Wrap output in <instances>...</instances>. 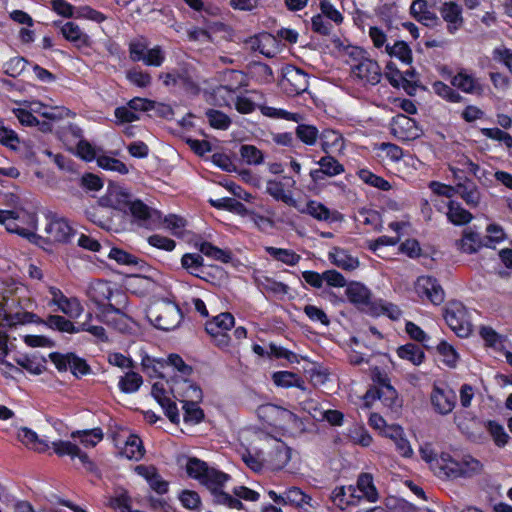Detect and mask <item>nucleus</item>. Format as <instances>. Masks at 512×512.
<instances>
[{
	"label": "nucleus",
	"instance_id": "obj_48",
	"mask_svg": "<svg viewBox=\"0 0 512 512\" xmlns=\"http://www.w3.org/2000/svg\"><path fill=\"white\" fill-rule=\"evenodd\" d=\"M58 456H69L73 461L78 460V462L85 468L87 471L93 472L96 470V465L94 461L90 458V456L84 450H55Z\"/></svg>",
	"mask_w": 512,
	"mask_h": 512
},
{
	"label": "nucleus",
	"instance_id": "obj_19",
	"mask_svg": "<svg viewBox=\"0 0 512 512\" xmlns=\"http://www.w3.org/2000/svg\"><path fill=\"white\" fill-rule=\"evenodd\" d=\"M365 399L368 400H375L379 399L382 401V403L390 408V409H396L400 407V403L398 400V393L396 389L389 385L384 388H371L369 389L365 394Z\"/></svg>",
	"mask_w": 512,
	"mask_h": 512
},
{
	"label": "nucleus",
	"instance_id": "obj_21",
	"mask_svg": "<svg viewBox=\"0 0 512 512\" xmlns=\"http://www.w3.org/2000/svg\"><path fill=\"white\" fill-rule=\"evenodd\" d=\"M456 194H458L465 203L472 208L477 207L481 201V193L477 185L468 178L457 182Z\"/></svg>",
	"mask_w": 512,
	"mask_h": 512
},
{
	"label": "nucleus",
	"instance_id": "obj_53",
	"mask_svg": "<svg viewBox=\"0 0 512 512\" xmlns=\"http://www.w3.org/2000/svg\"><path fill=\"white\" fill-rule=\"evenodd\" d=\"M311 497L306 495L297 487H291L288 489L284 496L282 497V501L285 504H291L295 507H303L304 504L309 505Z\"/></svg>",
	"mask_w": 512,
	"mask_h": 512
},
{
	"label": "nucleus",
	"instance_id": "obj_14",
	"mask_svg": "<svg viewBox=\"0 0 512 512\" xmlns=\"http://www.w3.org/2000/svg\"><path fill=\"white\" fill-rule=\"evenodd\" d=\"M391 132L402 140L414 139L419 136L416 121L403 114H399L393 118Z\"/></svg>",
	"mask_w": 512,
	"mask_h": 512
},
{
	"label": "nucleus",
	"instance_id": "obj_4",
	"mask_svg": "<svg viewBox=\"0 0 512 512\" xmlns=\"http://www.w3.org/2000/svg\"><path fill=\"white\" fill-rule=\"evenodd\" d=\"M352 61L350 63L351 76L358 80L362 85H376L382 78L379 64L366 57L362 50H355L351 53Z\"/></svg>",
	"mask_w": 512,
	"mask_h": 512
},
{
	"label": "nucleus",
	"instance_id": "obj_40",
	"mask_svg": "<svg viewBox=\"0 0 512 512\" xmlns=\"http://www.w3.org/2000/svg\"><path fill=\"white\" fill-rule=\"evenodd\" d=\"M447 217L450 222L455 225H464L469 223L473 216L472 214L464 209L459 203L450 201L448 204Z\"/></svg>",
	"mask_w": 512,
	"mask_h": 512
},
{
	"label": "nucleus",
	"instance_id": "obj_46",
	"mask_svg": "<svg viewBox=\"0 0 512 512\" xmlns=\"http://www.w3.org/2000/svg\"><path fill=\"white\" fill-rule=\"evenodd\" d=\"M209 203L217 209H225L239 215H245L247 213L245 205L234 198L223 197L215 200L210 199Z\"/></svg>",
	"mask_w": 512,
	"mask_h": 512
},
{
	"label": "nucleus",
	"instance_id": "obj_18",
	"mask_svg": "<svg viewBox=\"0 0 512 512\" xmlns=\"http://www.w3.org/2000/svg\"><path fill=\"white\" fill-rule=\"evenodd\" d=\"M99 317L102 322L113 326L121 332L128 328L129 318L110 303L101 308Z\"/></svg>",
	"mask_w": 512,
	"mask_h": 512
},
{
	"label": "nucleus",
	"instance_id": "obj_50",
	"mask_svg": "<svg viewBox=\"0 0 512 512\" xmlns=\"http://www.w3.org/2000/svg\"><path fill=\"white\" fill-rule=\"evenodd\" d=\"M386 52L391 57H396L405 64L412 62V51L404 41H397L392 46L386 45Z\"/></svg>",
	"mask_w": 512,
	"mask_h": 512
},
{
	"label": "nucleus",
	"instance_id": "obj_13",
	"mask_svg": "<svg viewBox=\"0 0 512 512\" xmlns=\"http://www.w3.org/2000/svg\"><path fill=\"white\" fill-rule=\"evenodd\" d=\"M177 86L186 93L197 95L200 92V79L195 67L185 64L177 69Z\"/></svg>",
	"mask_w": 512,
	"mask_h": 512
},
{
	"label": "nucleus",
	"instance_id": "obj_29",
	"mask_svg": "<svg viewBox=\"0 0 512 512\" xmlns=\"http://www.w3.org/2000/svg\"><path fill=\"white\" fill-rule=\"evenodd\" d=\"M266 192L276 201H281L288 206L297 207V201L291 192L284 190V184L280 181L270 179L266 182Z\"/></svg>",
	"mask_w": 512,
	"mask_h": 512
},
{
	"label": "nucleus",
	"instance_id": "obj_57",
	"mask_svg": "<svg viewBox=\"0 0 512 512\" xmlns=\"http://www.w3.org/2000/svg\"><path fill=\"white\" fill-rule=\"evenodd\" d=\"M485 426L497 446H504L507 444L509 435L501 424L490 420Z\"/></svg>",
	"mask_w": 512,
	"mask_h": 512
},
{
	"label": "nucleus",
	"instance_id": "obj_8",
	"mask_svg": "<svg viewBox=\"0 0 512 512\" xmlns=\"http://www.w3.org/2000/svg\"><path fill=\"white\" fill-rule=\"evenodd\" d=\"M415 291L422 299H427L434 305L444 301L445 293L437 279L432 276H420L415 282Z\"/></svg>",
	"mask_w": 512,
	"mask_h": 512
},
{
	"label": "nucleus",
	"instance_id": "obj_10",
	"mask_svg": "<svg viewBox=\"0 0 512 512\" xmlns=\"http://www.w3.org/2000/svg\"><path fill=\"white\" fill-rule=\"evenodd\" d=\"M127 211L146 228H155L162 222L161 213L140 200H132Z\"/></svg>",
	"mask_w": 512,
	"mask_h": 512
},
{
	"label": "nucleus",
	"instance_id": "obj_44",
	"mask_svg": "<svg viewBox=\"0 0 512 512\" xmlns=\"http://www.w3.org/2000/svg\"><path fill=\"white\" fill-rule=\"evenodd\" d=\"M44 324L54 330L65 333H78V326H75L70 320L60 315H49Z\"/></svg>",
	"mask_w": 512,
	"mask_h": 512
},
{
	"label": "nucleus",
	"instance_id": "obj_23",
	"mask_svg": "<svg viewBox=\"0 0 512 512\" xmlns=\"http://www.w3.org/2000/svg\"><path fill=\"white\" fill-rule=\"evenodd\" d=\"M359 499L360 496L356 495V487L352 485L336 487L331 494L332 502L342 510L349 505H355Z\"/></svg>",
	"mask_w": 512,
	"mask_h": 512
},
{
	"label": "nucleus",
	"instance_id": "obj_59",
	"mask_svg": "<svg viewBox=\"0 0 512 512\" xmlns=\"http://www.w3.org/2000/svg\"><path fill=\"white\" fill-rule=\"evenodd\" d=\"M97 164L102 169L115 171L123 175L129 172L127 166L122 161L113 157L99 156L97 158Z\"/></svg>",
	"mask_w": 512,
	"mask_h": 512
},
{
	"label": "nucleus",
	"instance_id": "obj_2",
	"mask_svg": "<svg viewBox=\"0 0 512 512\" xmlns=\"http://www.w3.org/2000/svg\"><path fill=\"white\" fill-rule=\"evenodd\" d=\"M186 471L190 477L198 480L211 492L214 504L237 510L243 509L241 501L223 490L225 483L230 479L229 474L217 470L195 457L188 459Z\"/></svg>",
	"mask_w": 512,
	"mask_h": 512
},
{
	"label": "nucleus",
	"instance_id": "obj_43",
	"mask_svg": "<svg viewBox=\"0 0 512 512\" xmlns=\"http://www.w3.org/2000/svg\"><path fill=\"white\" fill-rule=\"evenodd\" d=\"M388 72H386L385 76L389 83L393 87H403L409 94H412L411 90H414L415 87L411 84V82L404 76L398 69L394 68L393 63L387 64Z\"/></svg>",
	"mask_w": 512,
	"mask_h": 512
},
{
	"label": "nucleus",
	"instance_id": "obj_27",
	"mask_svg": "<svg viewBox=\"0 0 512 512\" xmlns=\"http://www.w3.org/2000/svg\"><path fill=\"white\" fill-rule=\"evenodd\" d=\"M294 208L300 213L308 214L318 221H329L333 215L328 207L316 200H309L303 206L297 203V207Z\"/></svg>",
	"mask_w": 512,
	"mask_h": 512
},
{
	"label": "nucleus",
	"instance_id": "obj_1",
	"mask_svg": "<svg viewBox=\"0 0 512 512\" xmlns=\"http://www.w3.org/2000/svg\"><path fill=\"white\" fill-rule=\"evenodd\" d=\"M419 452L421 458L440 478L471 477L482 470L479 460L470 455L461 456L458 450H452L453 453L444 450H419Z\"/></svg>",
	"mask_w": 512,
	"mask_h": 512
},
{
	"label": "nucleus",
	"instance_id": "obj_6",
	"mask_svg": "<svg viewBox=\"0 0 512 512\" xmlns=\"http://www.w3.org/2000/svg\"><path fill=\"white\" fill-rule=\"evenodd\" d=\"M280 86L288 96H297L307 91L309 87L308 75L303 70L289 65L283 69Z\"/></svg>",
	"mask_w": 512,
	"mask_h": 512
},
{
	"label": "nucleus",
	"instance_id": "obj_56",
	"mask_svg": "<svg viewBox=\"0 0 512 512\" xmlns=\"http://www.w3.org/2000/svg\"><path fill=\"white\" fill-rule=\"evenodd\" d=\"M433 90L438 96L449 102L459 103L463 100V97L457 91H455L451 86L445 84L444 82H435L433 84Z\"/></svg>",
	"mask_w": 512,
	"mask_h": 512
},
{
	"label": "nucleus",
	"instance_id": "obj_20",
	"mask_svg": "<svg viewBox=\"0 0 512 512\" xmlns=\"http://www.w3.org/2000/svg\"><path fill=\"white\" fill-rule=\"evenodd\" d=\"M345 292L349 301L358 307L368 308L372 304L370 290L359 282L350 283Z\"/></svg>",
	"mask_w": 512,
	"mask_h": 512
},
{
	"label": "nucleus",
	"instance_id": "obj_49",
	"mask_svg": "<svg viewBox=\"0 0 512 512\" xmlns=\"http://www.w3.org/2000/svg\"><path fill=\"white\" fill-rule=\"evenodd\" d=\"M142 383V376L136 372L130 371L120 378L118 385L122 392L131 394L138 391Z\"/></svg>",
	"mask_w": 512,
	"mask_h": 512
},
{
	"label": "nucleus",
	"instance_id": "obj_31",
	"mask_svg": "<svg viewBox=\"0 0 512 512\" xmlns=\"http://www.w3.org/2000/svg\"><path fill=\"white\" fill-rule=\"evenodd\" d=\"M291 456V450H265L263 460L267 467L280 470L286 466Z\"/></svg>",
	"mask_w": 512,
	"mask_h": 512
},
{
	"label": "nucleus",
	"instance_id": "obj_51",
	"mask_svg": "<svg viewBox=\"0 0 512 512\" xmlns=\"http://www.w3.org/2000/svg\"><path fill=\"white\" fill-rule=\"evenodd\" d=\"M199 404L194 402L182 404L183 420L186 424L195 425L204 419V411Z\"/></svg>",
	"mask_w": 512,
	"mask_h": 512
},
{
	"label": "nucleus",
	"instance_id": "obj_15",
	"mask_svg": "<svg viewBox=\"0 0 512 512\" xmlns=\"http://www.w3.org/2000/svg\"><path fill=\"white\" fill-rule=\"evenodd\" d=\"M132 202L131 195L123 188L111 187L107 193L100 198V205L111 207L126 212Z\"/></svg>",
	"mask_w": 512,
	"mask_h": 512
},
{
	"label": "nucleus",
	"instance_id": "obj_55",
	"mask_svg": "<svg viewBox=\"0 0 512 512\" xmlns=\"http://www.w3.org/2000/svg\"><path fill=\"white\" fill-rule=\"evenodd\" d=\"M126 78L131 84L140 88H146L150 86L152 82L150 73L142 71L139 68H132L128 70L126 72Z\"/></svg>",
	"mask_w": 512,
	"mask_h": 512
},
{
	"label": "nucleus",
	"instance_id": "obj_45",
	"mask_svg": "<svg viewBox=\"0 0 512 512\" xmlns=\"http://www.w3.org/2000/svg\"><path fill=\"white\" fill-rule=\"evenodd\" d=\"M256 282L260 289L273 295H285L289 290L288 285L267 276L258 277Z\"/></svg>",
	"mask_w": 512,
	"mask_h": 512
},
{
	"label": "nucleus",
	"instance_id": "obj_58",
	"mask_svg": "<svg viewBox=\"0 0 512 512\" xmlns=\"http://www.w3.org/2000/svg\"><path fill=\"white\" fill-rule=\"evenodd\" d=\"M72 436H78L80 443L85 446H96L103 439V432L100 428H94L91 430L77 431L73 433Z\"/></svg>",
	"mask_w": 512,
	"mask_h": 512
},
{
	"label": "nucleus",
	"instance_id": "obj_32",
	"mask_svg": "<svg viewBox=\"0 0 512 512\" xmlns=\"http://www.w3.org/2000/svg\"><path fill=\"white\" fill-rule=\"evenodd\" d=\"M319 139L321 141V149L326 154L332 152L333 150L341 149L343 146L342 135L333 129H324L319 134Z\"/></svg>",
	"mask_w": 512,
	"mask_h": 512
},
{
	"label": "nucleus",
	"instance_id": "obj_42",
	"mask_svg": "<svg viewBox=\"0 0 512 512\" xmlns=\"http://www.w3.org/2000/svg\"><path fill=\"white\" fill-rule=\"evenodd\" d=\"M362 492L363 497L370 502H375L378 499L377 490L373 484V477L369 473H362L357 480L356 490Z\"/></svg>",
	"mask_w": 512,
	"mask_h": 512
},
{
	"label": "nucleus",
	"instance_id": "obj_16",
	"mask_svg": "<svg viewBox=\"0 0 512 512\" xmlns=\"http://www.w3.org/2000/svg\"><path fill=\"white\" fill-rule=\"evenodd\" d=\"M431 402L438 413L446 415L455 407L456 394L452 389H440L436 387L431 394Z\"/></svg>",
	"mask_w": 512,
	"mask_h": 512
},
{
	"label": "nucleus",
	"instance_id": "obj_24",
	"mask_svg": "<svg viewBox=\"0 0 512 512\" xmlns=\"http://www.w3.org/2000/svg\"><path fill=\"white\" fill-rule=\"evenodd\" d=\"M410 12L425 26L433 27L439 23L438 16L428 9L426 0H415L410 7Z\"/></svg>",
	"mask_w": 512,
	"mask_h": 512
},
{
	"label": "nucleus",
	"instance_id": "obj_3",
	"mask_svg": "<svg viewBox=\"0 0 512 512\" xmlns=\"http://www.w3.org/2000/svg\"><path fill=\"white\" fill-rule=\"evenodd\" d=\"M147 317L157 329L170 331L179 326L183 315L176 303L162 300L148 309Z\"/></svg>",
	"mask_w": 512,
	"mask_h": 512
},
{
	"label": "nucleus",
	"instance_id": "obj_60",
	"mask_svg": "<svg viewBox=\"0 0 512 512\" xmlns=\"http://www.w3.org/2000/svg\"><path fill=\"white\" fill-rule=\"evenodd\" d=\"M28 61L24 57H13L3 65L4 73L10 77L19 76L25 69Z\"/></svg>",
	"mask_w": 512,
	"mask_h": 512
},
{
	"label": "nucleus",
	"instance_id": "obj_61",
	"mask_svg": "<svg viewBox=\"0 0 512 512\" xmlns=\"http://www.w3.org/2000/svg\"><path fill=\"white\" fill-rule=\"evenodd\" d=\"M438 353L443 357V362L449 367H455L459 356L452 345L446 341H440L437 345Z\"/></svg>",
	"mask_w": 512,
	"mask_h": 512
},
{
	"label": "nucleus",
	"instance_id": "obj_41",
	"mask_svg": "<svg viewBox=\"0 0 512 512\" xmlns=\"http://www.w3.org/2000/svg\"><path fill=\"white\" fill-rule=\"evenodd\" d=\"M397 354L400 358L408 360L414 365H420L425 358L423 350L413 343L400 346L397 349Z\"/></svg>",
	"mask_w": 512,
	"mask_h": 512
},
{
	"label": "nucleus",
	"instance_id": "obj_33",
	"mask_svg": "<svg viewBox=\"0 0 512 512\" xmlns=\"http://www.w3.org/2000/svg\"><path fill=\"white\" fill-rule=\"evenodd\" d=\"M19 216L11 210H0V224L4 225L6 230L11 233L19 234L23 237H29L30 232L21 227L18 223Z\"/></svg>",
	"mask_w": 512,
	"mask_h": 512
},
{
	"label": "nucleus",
	"instance_id": "obj_22",
	"mask_svg": "<svg viewBox=\"0 0 512 512\" xmlns=\"http://www.w3.org/2000/svg\"><path fill=\"white\" fill-rule=\"evenodd\" d=\"M61 33L67 41L72 42L78 48L91 45L90 37L74 22L65 23L61 27Z\"/></svg>",
	"mask_w": 512,
	"mask_h": 512
},
{
	"label": "nucleus",
	"instance_id": "obj_25",
	"mask_svg": "<svg viewBox=\"0 0 512 512\" xmlns=\"http://www.w3.org/2000/svg\"><path fill=\"white\" fill-rule=\"evenodd\" d=\"M451 84L452 86L457 87L461 91L468 94L480 95L484 90L482 84L476 78L465 72H459L456 74L452 78Z\"/></svg>",
	"mask_w": 512,
	"mask_h": 512
},
{
	"label": "nucleus",
	"instance_id": "obj_12",
	"mask_svg": "<svg viewBox=\"0 0 512 512\" xmlns=\"http://www.w3.org/2000/svg\"><path fill=\"white\" fill-rule=\"evenodd\" d=\"M317 164L320 168L310 171V177L315 183L323 181L325 177L337 176L345 171L344 166L330 155L321 157Z\"/></svg>",
	"mask_w": 512,
	"mask_h": 512
},
{
	"label": "nucleus",
	"instance_id": "obj_5",
	"mask_svg": "<svg viewBox=\"0 0 512 512\" xmlns=\"http://www.w3.org/2000/svg\"><path fill=\"white\" fill-rule=\"evenodd\" d=\"M443 316L447 325L457 336L465 338L470 335L472 324L468 310L461 302H449L444 309Z\"/></svg>",
	"mask_w": 512,
	"mask_h": 512
},
{
	"label": "nucleus",
	"instance_id": "obj_7",
	"mask_svg": "<svg viewBox=\"0 0 512 512\" xmlns=\"http://www.w3.org/2000/svg\"><path fill=\"white\" fill-rule=\"evenodd\" d=\"M174 398L182 404L201 403L203 392L199 385L186 377H175L171 386Z\"/></svg>",
	"mask_w": 512,
	"mask_h": 512
},
{
	"label": "nucleus",
	"instance_id": "obj_36",
	"mask_svg": "<svg viewBox=\"0 0 512 512\" xmlns=\"http://www.w3.org/2000/svg\"><path fill=\"white\" fill-rule=\"evenodd\" d=\"M272 378L277 386L284 388L297 387L301 390H305L304 380L293 372L278 371L273 374Z\"/></svg>",
	"mask_w": 512,
	"mask_h": 512
},
{
	"label": "nucleus",
	"instance_id": "obj_47",
	"mask_svg": "<svg viewBox=\"0 0 512 512\" xmlns=\"http://www.w3.org/2000/svg\"><path fill=\"white\" fill-rule=\"evenodd\" d=\"M266 252L275 260L281 261L290 266L296 265L301 259L299 254L290 249L266 247Z\"/></svg>",
	"mask_w": 512,
	"mask_h": 512
},
{
	"label": "nucleus",
	"instance_id": "obj_17",
	"mask_svg": "<svg viewBox=\"0 0 512 512\" xmlns=\"http://www.w3.org/2000/svg\"><path fill=\"white\" fill-rule=\"evenodd\" d=\"M151 394L163 408L169 420L175 424L179 423L180 414L177 405L170 398L166 397V391L163 385L159 383H154L152 386Z\"/></svg>",
	"mask_w": 512,
	"mask_h": 512
},
{
	"label": "nucleus",
	"instance_id": "obj_62",
	"mask_svg": "<svg viewBox=\"0 0 512 512\" xmlns=\"http://www.w3.org/2000/svg\"><path fill=\"white\" fill-rule=\"evenodd\" d=\"M17 437L19 439V441L23 444V445H42L46 448L49 447V443L48 441L44 440V439H40L37 435L36 432H34L33 430L27 428V427H22L18 430V434H17Z\"/></svg>",
	"mask_w": 512,
	"mask_h": 512
},
{
	"label": "nucleus",
	"instance_id": "obj_34",
	"mask_svg": "<svg viewBox=\"0 0 512 512\" xmlns=\"http://www.w3.org/2000/svg\"><path fill=\"white\" fill-rule=\"evenodd\" d=\"M195 247L198 248V250L205 256L220 261L222 263H228L231 261L232 256L231 252L228 250H223L217 246H214L210 242H200L195 243Z\"/></svg>",
	"mask_w": 512,
	"mask_h": 512
},
{
	"label": "nucleus",
	"instance_id": "obj_26",
	"mask_svg": "<svg viewBox=\"0 0 512 512\" xmlns=\"http://www.w3.org/2000/svg\"><path fill=\"white\" fill-rule=\"evenodd\" d=\"M45 232L55 242H66L71 235L72 228L66 220L54 219L46 225Z\"/></svg>",
	"mask_w": 512,
	"mask_h": 512
},
{
	"label": "nucleus",
	"instance_id": "obj_37",
	"mask_svg": "<svg viewBox=\"0 0 512 512\" xmlns=\"http://www.w3.org/2000/svg\"><path fill=\"white\" fill-rule=\"evenodd\" d=\"M456 245L460 251L472 254L475 253L479 247H481L482 242L478 233L467 229L464 230L462 238L456 241Z\"/></svg>",
	"mask_w": 512,
	"mask_h": 512
},
{
	"label": "nucleus",
	"instance_id": "obj_11",
	"mask_svg": "<svg viewBox=\"0 0 512 512\" xmlns=\"http://www.w3.org/2000/svg\"><path fill=\"white\" fill-rule=\"evenodd\" d=\"M441 18L447 23L449 34H455L464 25L463 9L454 1H446L439 7Z\"/></svg>",
	"mask_w": 512,
	"mask_h": 512
},
{
	"label": "nucleus",
	"instance_id": "obj_35",
	"mask_svg": "<svg viewBox=\"0 0 512 512\" xmlns=\"http://www.w3.org/2000/svg\"><path fill=\"white\" fill-rule=\"evenodd\" d=\"M203 256L197 253H186L181 258L182 267L191 275L201 278L204 272Z\"/></svg>",
	"mask_w": 512,
	"mask_h": 512
},
{
	"label": "nucleus",
	"instance_id": "obj_9",
	"mask_svg": "<svg viewBox=\"0 0 512 512\" xmlns=\"http://www.w3.org/2000/svg\"><path fill=\"white\" fill-rule=\"evenodd\" d=\"M49 293L52 296V299L48 303L49 306L56 305L62 313L70 318H78L83 313L84 307L77 298L66 297L63 292L56 287H50Z\"/></svg>",
	"mask_w": 512,
	"mask_h": 512
},
{
	"label": "nucleus",
	"instance_id": "obj_39",
	"mask_svg": "<svg viewBox=\"0 0 512 512\" xmlns=\"http://www.w3.org/2000/svg\"><path fill=\"white\" fill-rule=\"evenodd\" d=\"M112 293L109 283L105 281H97L89 288V296L91 300L97 305H102V308L105 305L104 302L111 298Z\"/></svg>",
	"mask_w": 512,
	"mask_h": 512
},
{
	"label": "nucleus",
	"instance_id": "obj_54",
	"mask_svg": "<svg viewBox=\"0 0 512 512\" xmlns=\"http://www.w3.org/2000/svg\"><path fill=\"white\" fill-rule=\"evenodd\" d=\"M205 114L212 128L227 130L231 125L229 116L220 110L208 109Z\"/></svg>",
	"mask_w": 512,
	"mask_h": 512
},
{
	"label": "nucleus",
	"instance_id": "obj_28",
	"mask_svg": "<svg viewBox=\"0 0 512 512\" xmlns=\"http://www.w3.org/2000/svg\"><path fill=\"white\" fill-rule=\"evenodd\" d=\"M329 259L334 265L344 270H354L359 266L357 258L350 255L347 250L339 247H334L329 252Z\"/></svg>",
	"mask_w": 512,
	"mask_h": 512
},
{
	"label": "nucleus",
	"instance_id": "obj_63",
	"mask_svg": "<svg viewBox=\"0 0 512 512\" xmlns=\"http://www.w3.org/2000/svg\"><path fill=\"white\" fill-rule=\"evenodd\" d=\"M166 59V55L161 46H155L147 49L144 59L142 62L147 66L160 67Z\"/></svg>",
	"mask_w": 512,
	"mask_h": 512
},
{
	"label": "nucleus",
	"instance_id": "obj_30",
	"mask_svg": "<svg viewBox=\"0 0 512 512\" xmlns=\"http://www.w3.org/2000/svg\"><path fill=\"white\" fill-rule=\"evenodd\" d=\"M234 322L233 315L229 312H224L215 316L211 321H208L205 325V329L210 335H219V333L230 330L234 326Z\"/></svg>",
	"mask_w": 512,
	"mask_h": 512
},
{
	"label": "nucleus",
	"instance_id": "obj_52",
	"mask_svg": "<svg viewBox=\"0 0 512 512\" xmlns=\"http://www.w3.org/2000/svg\"><path fill=\"white\" fill-rule=\"evenodd\" d=\"M297 138L306 145L313 146L319 138V131L313 125L299 124L295 130Z\"/></svg>",
	"mask_w": 512,
	"mask_h": 512
},
{
	"label": "nucleus",
	"instance_id": "obj_38",
	"mask_svg": "<svg viewBox=\"0 0 512 512\" xmlns=\"http://www.w3.org/2000/svg\"><path fill=\"white\" fill-rule=\"evenodd\" d=\"M248 70L251 77L261 84L271 83L274 80L271 67L265 63L254 61L249 64Z\"/></svg>",
	"mask_w": 512,
	"mask_h": 512
},
{
	"label": "nucleus",
	"instance_id": "obj_64",
	"mask_svg": "<svg viewBox=\"0 0 512 512\" xmlns=\"http://www.w3.org/2000/svg\"><path fill=\"white\" fill-rule=\"evenodd\" d=\"M240 155L249 165H257L263 161L262 152L253 145H242L240 148Z\"/></svg>",
	"mask_w": 512,
	"mask_h": 512
}]
</instances>
